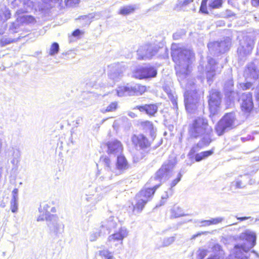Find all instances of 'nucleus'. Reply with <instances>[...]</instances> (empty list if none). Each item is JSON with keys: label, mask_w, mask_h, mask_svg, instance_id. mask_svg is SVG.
Masks as SVG:
<instances>
[{"label": "nucleus", "mask_w": 259, "mask_h": 259, "mask_svg": "<svg viewBox=\"0 0 259 259\" xmlns=\"http://www.w3.org/2000/svg\"><path fill=\"white\" fill-rule=\"evenodd\" d=\"M221 102L220 93L216 90H211L210 92L208 100L210 116H214L218 113Z\"/></svg>", "instance_id": "12"}, {"label": "nucleus", "mask_w": 259, "mask_h": 259, "mask_svg": "<svg viewBox=\"0 0 259 259\" xmlns=\"http://www.w3.org/2000/svg\"><path fill=\"white\" fill-rule=\"evenodd\" d=\"M208 0H202L200 8V11L202 13L208 14V12L207 10V3Z\"/></svg>", "instance_id": "44"}, {"label": "nucleus", "mask_w": 259, "mask_h": 259, "mask_svg": "<svg viewBox=\"0 0 259 259\" xmlns=\"http://www.w3.org/2000/svg\"><path fill=\"white\" fill-rule=\"evenodd\" d=\"M93 18V16L91 15H84L80 16L78 19L80 21H82L84 25H89L92 19Z\"/></svg>", "instance_id": "39"}, {"label": "nucleus", "mask_w": 259, "mask_h": 259, "mask_svg": "<svg viewBox=\"0 0 259 259\" xmlns=\"http://www.w3.org/2000/svg\"><path fill=\"white\" fill-rule=\"evenodd\" d=\"M137 9L136 5H128L120 8L119 14L122 15H127L133 13Z\"/></svg>", "instance_id": "30"}, {"label": "nucleus", "mask_w": 259, "mask_h": 259, "mask_svg": "<svg viewBox=\"0 0 259 259\" xmlns=\"http://www.w3.org/2000/svg\"><path fill=\"white\" fill-rule=\"evenodd\" d=\"M204 159L203 157V156L202 154V152H200L199 153L196 154L195 155V160L196 161H200L202 160V159Z\"/></svg>", "instance_id": "57"}, {"label": "nucleus", "mask_w": 259, "mask_h": 259, "mask_svg": "<svg viewBox=\"0 0 259 259\" xmlns=\"http://www.w3.org/2000/svg\"><path fill=\"white\" fill-rule=\"evenodd\" d=\"M133 144L136 149H144L150 147L151 144L143 134L134 135L131 138Z\"/></svg>", "instance_id": "16"}, {"label": "nucleus", "mask_w": 259, "mask_h": 259, "mask_svg": "<svg viewBox=\"0 0 259 259\" xmlns=\"http://www.w3.org/2000/svg\"><path fill=\"white\" fill-rule=\"evenodd\" d=\"M176 210H179L178 207H174L171 210V216L174 218H179L183 215V214L181 212H176Z\"/></svg>", "instance_id": "51"}, {"label": "nucleus", "mask_w": 259, "mask_h": 259, "mask_svg": "<svg viewBox=\"0 0 259 259\" xmlns=\"http://www.w3.org/2000/svg\"><path fill=\"white\" fill-rule=\"evenodd\" d=\"M19 22H17V20L15 22H13L10 25L9 29L13 33H15L17 32V29L19 27Z\"/></svg>", "instance_id": "46"}, {"label": "nucleus", "mask_w": 259, "mask_h": 259, "mask_svg": "<svg viewBox=\"0 0 259 259\" xmlns=\"http://www.w3.org/2000/svg\"><path fill=\"white\" fill-rule=\"evenodd\" d=\"M208 252L207 249H199L197 251V259H203Z\"/></svg>", "instance_id": "43"}, {"label": "nucleus", "mask_w": 259, "mask_h": 259, "mask_svg": "<svg viewBox=\"0 0 259 259\" xmlns=\"http://www.w3.org/2000/svg\"><path fill=\"white\" fill-rule=\"evenodd\" d=\"M104 169L106 171L105 178L111 179L113 175L117 176L124 172L129 168V164L123 155L117 156L116 163L112 162L111 159L105 156L103 158Z\"/></svg>", "instance_id": "2"}, {"label": "nucleus", "mask_w": 259, "mask_h": 259, "mask_svg": "<svg viewBox=\"0 0 259 259\" xmlns=\"http://www.w3.org/2000/svg\"><path fill=\"white\" fill-rule=\"evenodd\" d=\"M18 190L17 189H14L12 191L13 197L12 199L13 200H17L18 199Z\"/></svg>", "instance_id": "54"}, {"label": "nucleus", "mask_w": 259, "mask_h": 259, "mask_svg": "<svg viewBox=\"0 0 259 259\" xmlns=\"http://www.w3.org/2000/svg\"><path fill=\"white\" fill-rule=\"evenodd\" d=\"M168 99L170 100L174 108L178 109L177 104V95H176L175 91L167 95Z\"/></svg>", "instance_id": "35"}, {"label": "nucleus", "mask_w": 259, "mask_h": 259, "mask_svg": "<svg viewBox=\"0 0 259 259\" xmlns=\"http://www.w3.org/2000/svg\"><path fill=\"white\" fill-rule=\"evenodd\" d=\"M175 164V160H169L165 161L156 172L155 176L150 179L149 183L151 185H155V189H157L162 183L171 177Z\"/></svg>", "instance_id": "4"}, {"label": "nucleus", "mask_w": 259, "mask_h": 259, "mask_svg": "<svg viewBox=\"0 0 259 259\" xmlns=\"http://www.w3.org/2000/svg\"><path fill=\"white\" fill-rule=\"evenodd\" d=\"M224 220V218L218 217L216 218H211L209 220L202 221L200 223L201 226L205 227L208 226L212 225H216L221 223Z\"/></svg>", "instance_id": "27"}, {"label": "nucleus", "mask_w": 259, "mask_h": 259, "mask_svg": "<svg viewBox=\"0 0 259 259\" xmlns=\"http://www.w3.org/2000/svg\"><path fill=\"white\" fill-rule=\"evenodd\" d=\"M163 89L167 95L174 92V91L171 90L170 88L167 85L164 86Z\"/></svg>", "instance_id": "60"}, {"label": "nucleus", "mask_w": 259, "mask_h": 259, "mask_svg": "<svg viewBox=\"0 0 259 259\" xmlns=\"http://www.w3.org/2000/svg\"><path fill=\"white\" fill-rule=\"evenodd\" d=\"M222 68V66H205L206 76L209 83L217 73L221 71Z\"/></svg>", "instance_id": "22"}, {"label": "nucleus", "mask_w": 259, "mask_h": 259, "mask_svg": "<svg viewBox=\"0 0 259 259\" xmlns=\"http://www.w3.org/2000/svg\"><path fill=\"white\" fill-rule=\"evenodd\" d=\"M11 41L10 40H7V38H2L1 40V44L2 46H4L7 44H9L11 43Z\"/></svg>", "instance_id": "61"}, {"label": "nucleus", "mask_w": 259, "mask_h": 259, "mask_svg": "<svg viewBox=\"0 0 259 259\" xmlns=\"http://www.w3.org/2000/svg\"><path fill=\"white\" fill-rule=\"evenodd\" d=\"M175 70L176 74L178 77L181 85L182 87H186V85H190V83L192 80H189L186 82L188 79L186 78L189 76L190 69L189 66H175Z\"/></svg>", "instance_id": "13"}, {"label": "nucleus", "mask_w": 259, "mask_h": 259, "mask_svg": "<svg viewBox=\"0 0 259 259\" xmlns=\"http://www.w3.org/2000/svg\"><path fill=\"white\" fill-rule=\"evenodd\" d=\"M213 151L212 150H209L204 152H202V154L204 158H206L209 156L211 155L213 153Z\"/></svg>", "instance_id": "56"}, {"label": "nucleus", "mask_w": 259, "mask_h": 259, "mask_svg": "<svg viewBox=\"0 0 259 259\" xmlns=\"http://www.w3.org/2000/svg\"><path fill=\"white\" fill-rule=\"evenodd\" d=\"M186 91L184 93V103L186 110L190 113H194L198 106L200 96L195 90L193 81H191L190 85L183 87Z\"/></svg>", "instance_id": "5"}, {"label": "nucleus", "mask_w": 259, "mask_h": 259, "mask_svg": "<svg viewBox=\"0 0 259 259\" xmlns=\"http://www.w3.org/2000/svg\"><path fill=\"white\" fill-rule=\"evenodd\" d=\"M117 102H112L105 109H102L101 111L103 113L114 111L117 109Z\"/></svg>", "instance_id": "37"}, {"label": "nucleus", "mask_w": 259, "mask_h": 259, "mask_svg": "<svg viewBox=\"0 0 259 259\" xmlns=\"http://www.w3.org/2000/svg\"><path fill=\"white\" fill-rule=\"evenodd\" d=\"M20 158H11V163L14 166H17L19 163Z\"/></svg>", "instance_id": "58"}, {"label": "nucleus", "mask_w": 259, "mask_h": 259, "mask_svg": "<svg viewBox=\"0 0 259 259\" xmlns=\"http://www.w3.org/2000/svg\"><path fill=\"white\" fill-rule=\"evenodd\" d=\"M257 66H249L247 67V70L250 73V76L253 78H257L259 77V70L257 68Z\"/></svg>", "instance_id": "31"}, {"label": "nucleus", "mask_w": 259, "mask_h": 259, "mask_svg": "<svg viewBox=\"0 0 259 259\" xmlns=\"http://www.w3.org/2000/svg\"><path fill=\"white\" fill-rule=\"evenodd\" d=\"M79 0H64L65 5L67 7H73L78 4Z\"/></svg>", "instance_id": "49"}, {"label": "nucleus", "mask_w": 259, "mask_h": 259, "mask_svg": "<svg viewBox=\"0 0 259 259\" xmlns=\"http://www.w3.org/2000/svg\"><path fill=\"white\" fill-rule=\"evenodd\" d=\"M239 238L241 242L235 245L228 259H249L246 254L255 245L256 234L247 230L240 234Z\"/></svg>", "instance_id": "1"}, {"label": "nucleus", "mask_w": 259, "mask_h": 259, "mask_svg": "<svg viewBox=\"0 0 259 259\" xmlns=\"http://www.w3.org/2000/svg\"><path fill=\"white\" fill-rule=\"evenodd\" d=\"M236 188H242L244 187V185L242 184L241 181H236L234 182Z\"/></svg>", "instance_id": "55"}, {"label": "nucleus", "mask_w": 259, "mask_h": 259, "mask_svg": "<svg viewBox=\"0 0 259 259\" xmlns=\"http://www.w3.org/2000/svg\"><path fill=\"white\" fill-rule=\"evenodd\" d=\"M238 124L235 113H226L220 119L217 124L215 130L219 136L222 135L225 132L234 128Z\"/></svg>", "instance_id": "6"}, {"label": "nucleus", "mask_w": 259, "mask_h": 259, "mask_svg": "<svg viewBox=\"0 0 259 259\" xmlns=\"http://www.w3.org/2000/svg\"><path fill=\"white\" fill-rule=\"evenodd\" d=\"M182 177V174L179 172L177 176V178L174 180L170 184L171 188L175 187L181 180Z\"/></svg>", "instance_id": "50"}, {"label": "nucleus", "mask_w": 259, "mask_h": 259, "mask_svg": "<svg viewBox=\"0 0 259 259\" xmlns=\"http://www.w3.org/2000/svg\"><path fill=\"white\" fill-rule=\"evenodd\" d=\"M107 152L109 155L117 156L120 155L123 150L121 143L116 140L109 142L107 144Z\"/></svg>", "instance_id": "18"}, {"label": "nucleus", "mask_w": 259, "mask_h": 259, "mask_svg": "<svg viewBox=\"0 0 259 259\" xmlns=\"http://www.w3.org/2000/svg\"><path fill=\"white\" fill-rule=\"evenodd\" d=\"M242 110L246 113H249L253 108L252 94L250 93L243 94L240 98Z\"/></svg>", "instance_id": "17"}, {"label": "nucleus", "mask_w": 259, "mask_h": 259, "mask_svg": "<svg viewBox=\"0 0 259 259\" xmlns=\"http://www.w3.org/2000/svg\"><path fill=\"white\" fill-rule=\"evenodd\" d=\"M17 22L22 24H34L36 22L35 19L31 15H17Z\"/></svg>", "instance_id": "26"}, {"label": "nucleus", "mask_w": 259, "mask_h": 259, "mask_svg": "<svg viewBox=\"0 0 259 259\" xmlns=\"http://www.w3.org/2000/svg\"><path fill=\"white\" fill-rule=\"evenodd\" d=\"M171 55L176 64H192L195 60V54L190 49L183 48L180 44H172L171 47Z\"/></svg>", "instance_id": "3"}, {"label": "nucleus", "mask_w": 259, "mask_h": 259, "mask_svg": "<svg viewBox=\"0 0 259 259\" xmlns=\"http://www.w3.org/2000/svg\"><path fill=\"white\" fill-rule=\"evenodd\" d=\"M211 132V128L208 124L207 120L203 117L197 118L189 126V134L194 138L210 134Z\"/></svg>", "instance_id": "7"}, {"label": "nucleus", "mask_w": 259, "mask_h": 259, "mask_svg": "<svg viewBox=\"0 0 259 259\" xmlns=\"http://www.w3.org/2000/svg\"><path fill=\"white\" fill-rule=\"evenodd\" d=\"M141 125L146 132L149 133L151 138L154 140L156 137V129L154 128L153 123L149 121H144L141 123Z\"/></svg>", "instance_id": "23"}, {"label": "nucleus", "mask_w": 259, "mask_h": 259, "mask_svg": "<svg viewBox=\"0 0 259 259\" xmlns=\"http://www.w3.org/2000/svg\"><path fill=\"white\" fill-rule=\"evenodd\" d=\"M59 50V46L58 43L54 42L50 49L49 54L51 55H54L57 54Z\"/></svg>", "instance_id": "41"}, {"label": "nucleus", "mask_w": 259, "mask_h": 259, "mask_svg": "<svg viewBox=\"0 0 259 259\" xmlns=\"http://www.w3.org/2000/svg\"><path fill=\"white\" fill-rule=\"evenodd\" d=\"M136 108L139 109L140 111H146L147 109V104L144 106H137Z\"/></svg>", "instance_id": "62"}, {"label": "nucleus", "mask_w": 259, "mask_h": 259, "mask_svg": "<svg viewBox=\"0 0 259 259\" xmlns=\"http://www.w3.org/2000/svg\"><path fill=\"white\" fill-rule=\"evenodd\" d=\"M158 107L155 104H147L146 113L149 115H154L157 111Z\"/></svg>", "instance_id": "34"}, {"label": "nucleus", "mask_w": 259, "mask_h": 259, "mask_svg": "<svg viewBox=\"0 0 259 259\" xmlns=\"http://www.w3.org/2000/svg\"><path fill=\"white\" fill-rule=\"evenodd\" d=\"M200 148L199 147V146H198V144L196 145H194V146L192 147V148H191V149L190 150L189 154H188V155L190 156V157H192L193 156V155L199 149H200Z\"/></svg>", "instance_id": "52"}, {"label": "nucleus", "mask_w": 259, "mask_h": 259, "mask_svg": "<svg viewBox=\"0 0 259 259\" xmlns=\"http://www.w3.org/2000/svg\"><path fill=\"white\" fill-rule=\"evenodd\" d=\"M252 5L254 7H257L259 6V0H252L251 1Z\"/></svg>", "instance_id": "64"}, {"label": "nucleus", "mask_w": 259, "mask_h": 259, "mask_svg": "<svg viewBox=\"0 0 259 259\" xmlns=\"http://www.w3.org/2000/svg\"><path fill=\"white\" fill-rule=\"evenodd\" d=\"M157 70L154 67H142L133 72V76L137 79H144L155 77Z\"/></svg>", "instance_id": "14"}, {"label": "nucleus", "mask_w": 259, "mask_h": 259, "mask_svg": "<svg viewBox=\"0 0 259 259\" xmlns=\"http://www.w3.org/2000/svg\"><path fill=\"white\" fill-rule=\"evenodd\" d=\"M223 3V0H210L208 7L211 9H220L222 7Z\"/></svg>", "instance_id": "33"}, {"label": "nucleus", "mask_w": 259, "mask_h": 259, "mask_svg": "<svg viewBox=\"0 0 259 259\" xmlns=\"http://www.w3.org/2000/svg\"><path fill=\"white\" fill-rule=\"evenodd\" d=\"M10 152L12 158H20L21 154L19 150L12 148Z\"/></svg>", "instance_id": "48"}, {"label": "nucleus", "mask_w": 259, "mask_h": 259, "mask_svg": "<svg viewBox=\"0 0 259 259\" xmlns=\"http://www.w3.org/2000/svg\"><path fill=\"white\" fill-rule=\"evenodd\" d=\"M194 1V0H178L177 3V7L179 8L186 7Z\"/></svg>", "instance_id": "40"}, {"label": "nucleus", "mask_w": 259, "mask_h": 259, "mask_svg": "<svg viewBox=\"0 0 259 259\" xmlns=\"http://www.w3.org/2000/svg\"><path fill=\"white\" fill-rule=\"evenodd\" d=\"M50 207V205L49 203H43L40 205V208H39V211L40 213H41V212H44L46 213H48V214H50L49 213Z\"/></svg>", "instance_id": "42"}, {"label": "nucleus", "mask_w": 259, "mask_h": 259, "mask_svg": "<svg viewBox=\"0 0 259 259\" xmlns=\"http://www.w3.org/2000/svg\"><path fill=\"white\" fill-rule=\"evenodd\" d=\"M49 218V221L47 223V225L50 231L56 234L62 232L64 226L59 222L58 218L55 215H50Z\"/></svg>", "instance_id": "19"}, {"label": "nucleus", "mask_w": 259, "mask_h": 259, "mask_svg": "<svg viewBox=\"0 0 259 259\" xmlns=\"http://www.w3.org/2000/svg\"><path fill=\"white\" fill-rule=\"evenodd\" d=\"M152 188L142 189L136 196L137 202L134 206V211L140 212L144 207L145 205L152 198L157 189H155V185H153Z\"/></svg>", "instance_id": "9"}, {"label": "nucleus", "mask_w": 259, "mask_h": 259, "mask_svg": "<svg viewBox=\"0 0 259 259\" xmlns=\"http://www.w3.org/2000/svg\"><path fill=\"white\" fill-rule=\"evenodd\" d=\"M230 45L231 42L230 39L228 38L220 42L215 41L209 42L208 44L207 47H209L211 49L213 47H218L219 48L217 49L219 51V52H220V53H224L229 50Z\"/></svg>", "instance_id": "21"}, {"label": "nucleus", "mask_w": 259, "mask_h": 259, "mask_svg": "<svg viewBox=\"0 0 259 259\" xmlns=\"http://www.w3.org/2000/svg\"><path fill=\"white\" fill-rule=\"evenodd\" d=\"M212 249L214 254L213 256H211L208 259H220L223 254V251L221 250V246L218 244H214L212 247Z\"/></svg>", "instance_id": "29"}, {"label": "nucleus", "mask_w": 259, "mask_h": 259, "mask_svg": "<svg viewBox=\"0 0 259 259\" xmlns=\"http://www.w3.org/2000/svg\"><path fill=\"white\" fill-rule=\"evenodd\" d=\"M81 33V31L79 29L75 30L72 33L73 36L76 37L80 35Z\"/></svg>", "instance_id": "63"}, {"label": "nucleus", "mask_w": 259, "mask_h": 259, "mask_svg": "<svg viewBox=\"0 0 259 259\" xmlns=\"http://www.w3.org/2000/svg\"><path fill=\"white\" fill-rule=\"evenodd\" d=\"M11 17L10 11L5 6L0 9V20L5 22Z\"/></svg>", "instance_id": "28"}, {"label": "nucleus", "mask_w": 259, "mask_h": 259, "mask_svg": "<svg viewBox=\"0 0 259 259\" xmlns=\"http://www.w3.org/2000/svg\"><path fill=\"white\" fill-rule=\"evenodd\" d=\"M146 91V86L139 83L127 84L125 86L119 87L116 90L117 95L120 97L141 96Z\"/></svg>", "instance_id": "8"}, {"label": "nucleus", "mask_w": 259, "mask_h": 259, "mask_svg": "<svg viewBox=\"0 0 259 259\" xmlns=\"http://www.w3.org/2000/svg\"><path fill=\"white\" fill-rule=\"evenodd\" d=\"M175 236L169 237L163 239L162 246L163 247L168 246L171 244L175 240Z\"/></svg>", "instance_id": "38"}, {"label": "nucleus", "mask_w": 259, "mask_h": 259, "mask_svg": "<svg viewBox=\"0 0 259 259\" xmlns=\"http://www.w3.org/2000/svg\"><path fill=\"white\" fill-rule=\"evenodd\" d=\"M209 134H205L204 137L198 143V146H199L200 148L206 146L210 143L211 140Z\"/></svg>", "instance_id": "32"}, {"label": "nucleus", "mask_w": 259, "mask_h": 259, "mask_svg": "<svg viewBox=\"0 0 259 259\" xmlns=\"http://www.w3.org/2000/svg\"><path fill=\"white\" fill-rule=\"evenodd\" d=\"M158 49L154 44H147L141 46L137 50L138 59L146 60L151 58L157 52Z\"/></svg>", "instance_id": "11"}, {"label": "nucleus", "mask_w": 259, "mask_h": 259, "mask_svg": "<svg viewBox=\"0 0 259 259\" xmlns=\"http://www.w3.org/2000/svg\"><path fill=\"white\" fill-rule=\"evenodd\" d=\"M52 214H48V213H46L44 212H41L40 214V215L37 217V221L38 222L39 221H42L45 220L46 219L48 223L49 221V217L50 215H52Z\"/></svg>", "instance_id": "45"}, {"label": "nucleus", "mask_w": 259, "mask_h": 259, "mask_svg": "<svg viewBox=\"0 0 259 259\" xmlns=\"http://www.w3.org/2000/svg\"><path fill=\"white\" fill-rule=\"evenodd\" d=\"M11 209L13 212L15 213L18 210V200L12 199L11 201Z\"/></svg>", "instance_id": "47"}, {"label": "nucleus", "mask_w": 259, "mask_h": 259, "mask_svg": "<svg viewBox=\"0 0 259 259\" xmlns=\"http://www.w3.org/2000/svg\"><path fill=\"white\" fill-rule=\"evenodd\" d=\"M116 223L113 220V218L110 217L108 220L103 221L100 227L103 230H105L106 233H109L112 229L116 227Z\"/></svg>", "instance_id": "24"}, {"label": "nucleus", "mask_w": 259, "mask_h": 259, "mask_svg": "<svg viewBox=\"0 0 259 259\" xmlns=\"http://www.w3.org/2000/svg\"><path fill=\"white\" fill-rule=\"evenodd\" d=\"M106 232L103 230L100 227L98 228H95L89 233V239L91 242L96 241L100 237L105 235Z\"/></svg>", "instance_id": "25"}, {"label": "nucleus", "mask_w": 259, "mask_h": 259, "mask_svg": "<svg viewBox=\"0 0 259 259\" xmlns=\"http://www.w3.org/2000/svg\"><path fill=\"white\" fill-rule=\"evenodd\" d=\"M128 235V231L126 229L121 228L118 232L110 235L107 240V243L109 244L112 242H119L120 244H122L123 239L126 237Z\"/></svg>", "instance_id": "20"}, {"label": "nucleus", "mask_w": 259, "mask_h": 259, "mask_svg": "<svg viewBox=\"0 0 259 259\" xmlns=\"http://www.w3.org/2000/svg\"><path fill=\"white\" fill-rule=\"evenodd\" d=\"M208 48L209 51L211 54H215L220 53V52H219V51L217 49L219 48L218 47H213L212 48H211V49L209 47H208Z\"/></svg>", "instance_id": "59"}, {"label": "nucleus", "mask_w": 259, "mask_h": 259, "mask_svg": "<svg viewBox=\"0 0 259 259\" xmlns=\"http://www.w3.org/2000/svg\"><path fill=\"white\" fill-rule=\"evenodd\" d=\"M11 5L12 8L18 9L16 15L30 12L33 10H36L38 8V3L31 0H14Z\"/></svg>", "instance_id": "10"}, {"label": "nucleus", "mask_w": 259, "mask_h": 259, "mask_svg": "<svg viewBox=\"0 0 259 259\" xmlns=\"http://www.w3.org/2000/svg\"><path fill=\"white\" fill-rule=\"evenodd\" d=\"M252 85V84L250 82H246L245 83L240 84L241 88L243 90L249 89L250 88H251Z\"/></svg>", "instance_id": "53"}, {"label": "nucleus", "mask_w": 259, "mask_h": 259, "mask_svg": "<svg viewBox=\"0 0 259 259\" xmlns=\"http://www.w3.org/2000/svg\"><path fill=\"white\" fill-rule=\"evenodd\" d=\"M99 255L104 257L105 259H115L111 252L108 250L99 251Z\"/></svg>", "instance_id": "36"}, {"label": "nucleus", "mask_w": 259, "mask_h": 259, "mask_svg": "<svg viewBox=\"0 0 259 259\" xmlns=\"http://www.w3.org/2000/svg\"><path fill=\"white\" fill-rule=\"evenodd\" d=\"M253 47V41L251 40H244L240 42V45L238 48V54L239 59L243 60L249 55Z\"/></svg>", "instance_id": "15"}]
</instances>
